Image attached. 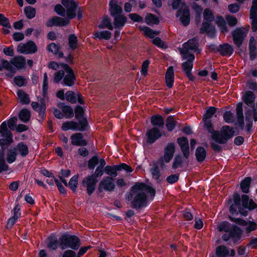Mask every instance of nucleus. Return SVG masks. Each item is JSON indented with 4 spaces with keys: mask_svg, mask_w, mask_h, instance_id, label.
<instances>
[{
    "mask_svg": "<svg viewBox=\"0 0 257 257\" xmlns=\"http://www.w3.org/2000/svg\"><path fill=\"white\" fill-rule=\"evenodd\" d=\"M59 245L57 238L54 235H51L48 238L47 247L52 250H55Z\"/></svg>",
    "mask_w": 257,
    "mask_h": 257,
    "instance_id": "obj_40",
    "label": "nucleus"
},
{
    "mask_svg": "<svg viewBox=\"0 0 257 257\" xmlns=\"http://www.w3.org/2000/svg\"><path fill=\"white\" fill-rule=\"evenodd\" d=\"M255 95L252 91H246L242 96V99L247 106L254 108L255 106Z\"/></svg>",
    "mask_w": 257,
    "mask_h": 257,
    "instance_id": "obj_21",
    "label": "nucleus"
},
{
    "mask_svg": "<svg viewBox=\"0 0 257 257\" xmlns=\"http://www.w3.org/2000/svg\"><path fill=\"white\" fill-rule=\"evenodd\" d=\"M71 144L74 146H85L87 145V141L83 139V135L77 133L71 136Z\"/></svg>",
    "mask_w": 257,
    "mask_h": 257,
    "instance_id": "obj_26",
    "label": "nucleus"
},
{
    "mask_svg": "<svg viewBox=\"0 0 257 257\" xmlns=\"http://www.w3.org/2000/svg\"><path fill=\"white\" fill-rule=\"evenodd\" d=\"M181 54L182 59L186 60V61L183 62L181 64L182 71L184 73L191 72L195 58V55L187 50H181Z\"/></svg>",
    "mask_w": 257,
    "mask_h": 257,
    "instance_id": "obj_8",
    "label": "nucleus"
},
{
    "mask_svg": "<svg viewBox=\"0 0 257 257\" xmlns=\"http://www.w3.org/2000/svg\"><path fill=\"white\" fill-rule=\"evenodd\" d=\"M14 81L15 83L19 87L25 86L27 83V80L24 77L21 76H16Z\"/></svg>",
    "mask_w": 257,
    "mask_h": 257,
    "instance_id": "obj_52",
    "label": "nucleus"
},
{
    "mask_svg": "<svg viewBox=\"0 0 257 257\" xmlns=\"http://www.w3.org/2000/svg\"><path fill=\"white\" fill-rule=\"evenodd\" d=\"M233 41L237 48H240L244 40L243 31L241 28H238L232 32Z\"/></svg>",
    "mask_w": 257,
    "mask_h": 257,
    "instance_id": "obj_18",
    "label": "nucleus"
},
{
    "mask_svg": "<svg viewBox=\"0 0 257 257\" xmlns=\"http://www.w3.org/2000/svg\"><path fill=\"white\" fill-rule=\"evenodd\" d=\"M98 28L100 29L108 28L109 30L112 29L111 26L110 20L107 17H105L102 21L101 23L98 25Z\"/></svg>",
    "mask_w": 257,
    "mask_h": 257,
    "instance_id": "obj_56",
    "label": "nucleus"
},
{
    "mask_svg": "<svg viewBox=\"0 0 257 257\" xmlns=\"http://www.w3.org/2000/svg\"><path fill=\"white\" fill-rule=\"evenodd\" d=\"M30 111H29L28 109H24L22 110L20 112L19 118L21 119V121L24 122H27L29 120L30 118Z\"/></svg>",
    "mask_w": 257,
    "mask_h": 257,
    "instance_id": "obj_46",
    "label": "nucleus"
},
{
    "mask_svg": "<svg viewBox=\"0 0 257 257\" xmlns=\"http://www.w3.org/2000/svg\"><path fill=\"white\" fill-rule=\"evenodd\" d=\"M16 149L13 148L9 149L8 151L7 161L9 164L15 161L17 157Z\"/></svg>",
    "mask_w": 257,
    "mask_h": 257,
    "instance_id": "obj_45",
    "label": "nucleus"
},
{
    "mask_svg": "<svg viewBox=\"0 0 257 257\" xmlns=\"http://www.w3.org/2000/svg\"><path fill=\"white\" fill-rule=\"evenodd\" d=\"M203 21L208 22H212L214 20V16L213 12L209 9H206L204 11L203 14Z\"/></svg>",
    "mask_w": 257,
    "mask_h": 257,
    "instance_id": "obj_44",
    "label": "nucleus"
},
{
    "mask_svg": "<svg viewBox=\"0 0 257 257\" xmlns=\"http://www.w3.org/2000/svg\"><path fill=\"white\" fill-rule=\"evenodd\" d=\"M150 172L152 177L154 179L158 184H161L162 179L161 178V172L159 167L157 164H154L153 167L150 169Z\"/></svg>",
    "mask_w": 257,
    "mask_h": 257,
    "instance_id": "obj_32",
    "label": "nucleus"
},
{
    "mask_svg": "<svg viewBox=\"0 0 257 257\" xmlns=\"http://www.w3.org/2000/svg\"><path fill=\"white\" fill-rule=\"evenodd\" d=\"M47 49L49 51L51 52L55 55H57L58 58H62L63 57V53L59 51L60 48L54 43H51L48 47Z\"/></svg>",
    "mask_w": 257,
    "mask_h": 257,
    "instance_id": "obj_38",
    "label": "nucleus"
},
{
    "mask_svg": "<svg viewBox=\"0 0 257 257\" xmlns=\"http://www.w3.org/2000/svg\"><path fill=\"white\" fill-rule=\"evenodd\" d=\"M212 22L203 21L201 27L200 29V33L201 34H206L209 37H213L216 34V29Z\"/></svg>",
    "mask_w": 257,
    "mask_h": 257,
    "instance_id": "obj_16",
    "label": "nucleus"
},
{
    "mask_svg": "<svg viewBox=\"0 0 257 257\" xmlns=\"http://www.w3.org/2000/svg\"><path fill=\"white\" fill-rule=\"evenodd\" d=\"M75 117L78 120L79 122L80 120L82 119H86L83 117L84 115V110L83 108L80 106H77L75 109Z\"/></svg>",
    "mask_w": 257,
    "mask_h": 257,
    "instance_id": "obj_58",
    "label": "nucleus"
},
{
    "mask_svg": "<svg viewBox=\"0 0 257 257\" xmlns=\"http://www.w3.org/2000/svg\"><path fill=\"white\" fill-rule=\"evenodd\" d=\"M87 124L88 123L86 119L80 120L79 123L73 121H68L63 123L62 129L65 131L69 130L84 131Z\"/></svg>",
    "mask_w": 257,
    "mask_h": 257,
    "instance_id": "obj_10",
    "label": "nucleus"
},
{
    "mask_svg": "<svg viewBox=\"0 0 257 257\" xmlns=\"http://www.w3.org/2000/svg\"><path fill=\"white\" fill-rule=\"evenodd\" d=\"M0 133L5 138L0 140V145L3 150L6 149L13 142V135L7 128L6 121H4L0 126Z\"/></svg>",
    "mask_w": 257,
    "mask_h": 257,
    "instance_id": "obj_7",
    "label": "nucleus"
},
{
    "mask_svg": "<svg viewBox=\"0 0 257 257\" xmlns=\"http://www.w3.org/2000/svg\"><path fill=\"white\" fill-rule=\"evenodd\" d=\"M247 226L245 228L246 233L248 234L251 231H254L257 229V223L253 221H248Z\"/></svg>",
    "mask_w": 257,
    "mask_h": 257,
    "instance_id": "obj_60",
    "label": "nucleus"
},
{
    "mask_svg": "<svg viewBox=\"0 0 257 257\" xmlns=\"http://www.w3.org/2000/svg\"><path fill=\"white\" fill-rule=\"evenodd\" d=\"M223 118L224 121L227 123H230L233 121V113L230 110L226 111L223 115Z\"/></svg>",
    "mask_w": 257,
    "mask_h": 257,
    "instance_id": "obj_61",
    "label": "nucleus"
},
{
    "mask_svg": "<svg viewBox=\"0 0 257 257\" xmlns=\"http://www.w3.org/2000/svg\"><path fill=\"white\" fill-rule=\"evenodd\" d=\"M216 23L221 33L225 34L228 32V29L226 25V22L222 16H219L218 17Z\"/></svg>",
    "mask_w": 257,
    "mask_h": 257,
    "instance_id": "obj_39",
    "label": "nucleus"
},
{
    "mask_svg": "<svg viewBox=\"0 0 257 257\" xmlns=\"http://www.w3.org/2000/svg\"><path fill=\"white\" fill-rule=\"evenodd\" d=\"M217 108L214 106H209L203 115L202 120H211V118L215 115Z\"/></svg>",
    "mask_w": 257,
    "mask_h": 257,
    "instance_id": "obj_37",
    "label": "nucleus"
},
{
    "mask_svg": "<svg viewBox=\"0 0 257 257\" xmlns=\"http://www.w3.org/2000/svg\"><path fill=\"white\" fill-rule=\"evenodd\" d=\"M228 204L230 205L229 213L233 216L241 215L246 217L248 212L254 210L257 208V204L252 199H250L248 195L243 194L240 197L237 192H235L232 195V198L228 200Z\"/></svg>",
    "mask_w": 257,
    "mask_h": 257,
    "instance_id": "obj_2",
    "label": "nucleus"
},
{
    "mask_svg": "<svg viewBox=\"0 0 257 257\" xmlns=\"http://www.w3.org/2000/svg\"><path fill=\"white\" fill-rule=\"evenodd\" d=\"M234 52L233 47L229 44L225 43L218 46V53L222 56H231Z\"/></svg>",
    "mask_w": 257,
    "mask_h": 257,
    "instance_id": "obj_19",
    "label": "nucleus"
},
{
    "mask_svg": "<svg viewBox=\"0 0 257 257\" xmlns=\"http://www.w3.org/2000/svg\"><path fill=\"white\" fill-rule=\"evenodd\" d=\"M231 224L227 221H224L221 222L218 225V229L219 231H224V232H229L230 229H231Z\"/></svg>",
    "mask_w": 257,
    "mask_h": 257,
    "instance_id": "obj_48",
    "label": "nucleus"
},
{
    "mask_svg": "<svg viewBox=\"0 0 257 257\" xmlns=\"http://www.w3.org/2000/svg\"><path fill=\"white\" fill-rule=\"evenodd\" d=\"M183 46L184 49L183 50H187V51L192 50L197 53H200L201 52V50L198 48V40L196 38H193L188 40L187 42L183 44Z\"/></svg>",
    "mask_w": 257,
    "mask_h": 257,
    "instance_id": "obj_17",
    "label": "nucleus"
},
{
    "mask_svg": "<svg viewBox=\"0 0 257 257\" xmlns=\"http://www.w3.org/2000/svg\"><path fill=\"white\" fill-rule=\"evenodd\" d=\"M62 69L54 74L53 81L58 83L61 80L62 84L64 86H73L76 80V77L72 69L67 64H61Z\"/></svg>",
    "mask_w": 257,
    "mask_h": 257,
    "instance_id": "obj_3",
    "label": "nucleus"
},
{
    "mask_svg": "<svg viewBox=\"0 0 257 257\" xmlns=\"http://www.w3.org/2000/svg\"><path fill=\"white\" fill-rule=\"evenodd\" d=\"M145 191H139L131 202L132 208L138 210L146 208L148 205V196Z\"/></svg>",
    "mask_w": 257,
    "mask_h": 257,
    "instance_id": "obj_6",
    "label": "nucleus"
},
{
    "mask_svg": "<svg viewBox=\"0 0 257 257\" xmlns=\"http://www.w3.org/2000/svg\"><path fill=\"white\" fill-rule=\"evenodd\" d=\"M150 61L149 59L145 60L142 65L141 73L142 75L146 76L148 74V70Z\"/></svg>",
    "mask_w": 257,
    "mask_h": 257,
    "instance_id": "obj_63",
    "label": "nucleus"
},
{
    "mask_svg": "<svg viewBox=\"0 0 257 257\" xmlns=\"http://www.w3.org/2000/svg\"><path fill=\"white\" fill-rule=\"evenodd\" d=\"M177 142L183 153V157L188 159L190 156L189 144L188 139L185 137L177 138Z\"/></svg>",
    "mask_w": 257,
    "mask_h": 257,
    "instance_id": "obj_14",
    "label": "nucleus"
},
{
    "mask_svg": "<svg viewBox=\"0 0 257 257\" xmlns=\"http://www.w3.org/2000/svg\"><path fill=\"white\" fill-rule=\"evenodd\" d=\"M229 219L233 222H234L238 225H242V226H246L248 224V221H246V220L240 218H235L234 217H232L231 216H229Z\"/></svg>",
    "mask_w": 257,
    "mask_h": 257,
    "instance_id": "obj_59",
    "label": "nucleus"
},
{
    "mask_svg": "<svg viewBox=\"0 0 257 257\" xmlns=\"http://www.w3.org/2000/svg\"><path fill=\"white\" fill-rule=\"evenodd\" d=\"M78 40L76 35L71 34L68 38V43L70 47L74 50L77 46Z\"/></svg>",
    "mask_w": 257,
    "mask_h": 257,
    "instance_id": "obj_51",
    "label": "nucleus"
},
{
    "mask_svg": "<svg viewBox=\"0 0 257 257\" xmlns=\"http://www.w3.org/2000/svg\"><path fill=\"white\" fill-rule=\"evenodd\" d=\"M139 29L140 31L144 32L145 36L151 39L154 38L155 35H158L159 34V31L153 30L147 26H140Z\"/></svg>",
    "mask_w": 257,
    "mask_h": 257,
    "instance_id": "obj_33",
    "label": "nucleus"
},
{
    "mask_svg": "<svg viewBox=\"0 0 257 257\" xmlns=\"http://www.w3.org/2000/svg\"><path fill=\"white\" fill-rule=\"evenodd\" d=\"M62 112L65 118H69L73 116V109L68 106H65L62 108Z\"/></svg>",
    "mask_w": 257,
    "mask_h": 257,
    "instance_id": "obj_54",
    "label": "nucleus"
},
{
    "mask_svg": "<svg viewBox=\"0 0 257 257\" xmlns=\"http://www.w3.org/2000/svg\"><path fill=\"white\" fill-rule=\"evenodd\" d=\"M69 24V20L67 18L63 19L59 17H53L47 22V26L52 27L53 26H65Z\"/></svg>",
    "mask_w": 257,
    "mask_h": 257,
    "instance_id": "obj_22",
    "label": "nucleus"
},
{
    "mask_svg": "<svg viewBox=\"0 0 257 257\" xmlns=\"http://www.w3.org/2000/svg\"><path fill=\"white\" fill-rule=\"evenodd\" d=\"M12 64L17 69L23 68L26 64V61L22 56H17L11 61Z\"/></svg>",
    "mask_w": 257,
    "mask_h": 257,
    "instance_id": "obj_36",
    "label": "nucleus"
},
{
    "mask_svg": "<svg viewBox=\"0 0 257 257\" xmlns=\"http://www.w3.org/2000/svg\"><path fill=\"white\" fill-rule=\"evenodd\" d=\"M183 163V157L181 155H177L174 159L172 168L173 169L176 170L179 167H181Z\"/></svg>",
    "mask_w": 257,
    "mask_h": 257,
    "instance_id": "obj_42",
    "label": "nucleus"
},
{
    "mask_svg": "<svg viewBox=\"0 0 257 257\" xmlns=\"http://www.w3.org/2000/svg\"><path fill=\"white\" fill-rule=\"evenodd\" d=\"M250 19H251V29L252 32L257 31V15H250Z\"/></svg>",
    "mask_w": 257,
    "mask_h": 257,
    "instance_id": "obj_64",
    "label": "nucleus"
},
{
    "mask_svg": "<svg viewBox=\"0 0 257 257\" xmlns=\"http://www.w3.org/2000/svg\"><path fill=\"white\" fill-rule=\"evenodd\" d=\"M11 62H9L8 60H3L2 63V66H0V71L3 68L7 69L11 72H15V68Z\"/></svg>",
    "mask_w": 257,
    "mask_h": 257,
    "instance_id": "obj_50",
    "label": "nucleus"
},
{
    "mask_svg": "<svg viewBox=\"0 0 257 257\" xmlns=\"http://www.w3.org/2000/svg\"><path fill=\"white\" fill-rule=\"evenodd\" d=\"M18 96L20 100V101L24 104H28L30 102V99L27 94L22 90H19L18 91Z\"/></svg>",
    "mask_w": 257,
    "mask_h": 257,
    "instance_id": "obj_47",
    "label": "nucleus"
},
{
    "mask_svg": "<svg viewBox=\"0 0 257 257\" xmlns=\"http://www.w3.org/2000/svg\"><path fill=\"white\" fill-rule=\"evenodd\" d=\"M24 11L26 17L29 19H31L35 16L36 10L33 7H27L25 8Z\"/></svg>",
    "mask_w": 257,
    "mask_h": 257,
    "instance_id": "obj_57",
    "label": "nucleus"
},
{
    "mask_svg": "<svg viewBox=\"0 0 257 257\" xmlns=\"http://www.w3.org/2000/svg\"><path fill=\"white\" fill-rule=\"evenodd\" d=\"M97 182V180L93 175L87 176L83 179L82 185L86 188L89 195L95 190Z\"/></svg>",
    "mask_w": 257,
    "mask_h": 257,
    "instance_id": "obj_13",
    "label": "nucleus"
},
{
    "mask_svg": "<svg viewBox=\"0 0 257 257\" xmlns=\"http://www.w3.org/2000/svg\"><path fill=\"white\" fill-rule=\"evenodd\" d=\"M16 149V152L18 151L19 153L22 156H26L29 153V150L28 146L25 145L24 143H19L16 147L14 148Z\"/></svg>",
    "mask_w": 257,
    "mask_h": 257,
    "instance_id": "obj_43",
    "label": "nucleus"
},
{
    "mask_svg": "<svg viewBox=\"0 0 257 257\" xmlns=\"http://www.w3.org/2000/svg\"><path fill=\"white\" fill-rule=\"evenodd\" d=\"M145 22L149 26L158 25L160 23V20L158 17L152 13H148L145 18Z\"/></svg>",
    "mask_w": 257,
    "mask_h": 257,
    "instance_id": "obj_34",
    "label": "nucleus"
},
{
    "mask_svg": "<svg viewBox=\"0 0 257 257\" xmlns=\"http://www.w3.org/2000/svg\"><path fill=\"white\" fill-rule=\"evenodd\" d=\"M163 135H165V132H163L157 127H152L148 129L145 134V141L147 144L152 145Z\"/></svg>",
    "mask_w": 257,
    "mask_h": 257,
    "instance_id": "obj_9",
    "label": "nucleus"
},
{
    "mask_svg": "<svg viewBox=\"0 0 257 257\" xmlns=\"http://www.w3.org/2000/svg\"><path fill=\"white\" fill-rule=\"evenodd\" d=\"M20 216V206L17 204L13 209V216L8 220L7 228H11Z\"/></svg>",
    "mask_w": 257,
    "mask_h": 257,
    "instance_id": "obj_24",
    "label": "nucleus"
},
{
    "mask_svg": "<svg viewBox=\"0 0 257 257\" xmlns=\"http://www.w3.org/2000/svg\"><path fill=\"white\" fill-rule=\"evenodd\" d=\"M176 150V146L174 143H168L164 148V157L165 161H171L173 159Z\"/></svg>",
    "mask_w": 257,
    "mask_h": 257,
    "instance_id": "obj_20",
    "label": "nucleus"
},
{
    "mask_svg": "<svg viewBox=\"0 0 257 257\" xmlns=\"http://www.w3.org/2000/svg\"><path fill=\"white\" fill-rule=\"evenodd\" d=\"M122 171H125L127 173H131L133 170L131 166L124 163L118 165H113V178L116 177L118 174Z\"/></svg>",
    "mask_w": 257,
    "mask_h": 257,
    "instance_id": "obj_25",
    "label": "nucleus"
},
{
    "mask_svg": "<svg viewBox=\"0 0 257 257\" xmlns=\"http://www.w3.org/2000/svg\"><path fill=\"white\" fill-rule=\"evenodd\" d=\"M37 50V47L33 41H29L27 43H20L17 47V51L20 53L33 54Z\"/></svg>",
    "mask_w": 257,
    "mask_h": 257,
    "instance_id": "obj_12",
    "label": "nucleus"
},
{
    "mask_svg": "<svg viewBox=\"0 0 257 257\" xmlns=\"http://www.w3.org/2000/svg\"><path fill=\"white\" fill-rule=\"evenodd\" d=\"M150 122L153 127H157L160 130H161L165 125L164 117L159 114L152 115L150 117Z\"/></svg>",
    "mask_w": 257,
    "mask_h": 257,
    "instance_id": "obj_23",
    "label": "nucleus"
},
{
    "mask_svg": "<svg viewBox=\"0 0 257 257\" xmlns=\"http://www.w3.org/2000/svg\"><path fill=\"white\" fill-rule=\"evenodd\" d=\"M62 4L66 8V14L69 20L74 18L76 16L78 4L74 0H62Z\"/></svg>",
    "mask_w": 257,
    "mask_h": 257,
    "instance_id": "obj_11",
    "label": "nucleus"
},
{
    "mask_svg": "<svg viewBox=\"0 0 257 257\" xmlns=\"http://www.w3.org/2000/svg\"><path fill=\"white\" fill-rule=\"evenodd\" d=\"M252 178L250 177H246L240 183V188L243 193L247 194L249 192Z\"/></svg>",
    "mask_w": 257,
    "mask_h": 257,
    "instance_id": "obj_30",
    "label": "nucleus"
},
{
    "mask_svg": "<svg viewBox=\"0 0 257 257\" xmlns=\"http://www.w3.org/2000/svg\"><path fill=\"white\" fill-rule=\"evenodd\" d=\"M216 257L229 256V248L223 245H218L215 249Z\"/></svg>",
    "mask_w": 257,
    "mask_h": 257,
    "instance_id": "obj_35",
    "label": "nucleus"
},
{
    "mask_svg": "<svg viewBox=\"0 0 257 257\" xmlns=\"http://www.w3.org/2000/svg\"><path fill=\"white\" fill-rule=\"evenodd\" d=\"M176 17H180V21L184 26L189 25L190 22V14L188 8L186 7L184 9H179L176 14Z\"/></svg>",
    "mask_w": 257,
    "mask_h": 257,
    "instance_id": "obj_15",
    "label": "nucleus"
},
{
    "mask_svg": "<svg viewBox=\"0 0 257 257\" xmlns=\"http://www.w3.org/2000/svg\"><path fill=\"white\" fill-rule=\"evenodd\" d=\"M179 177V174L170 175L166 178V181L170 184H173L178 181Z\"/></svg>",
    "mask_w": 257,
    "mask_h": 257,
    "instance_id": "obj_62",
    "label": "nucleus"
},
{
    "mask_svg": "<svg viewBox=\"0 0 257 257\" xmlns=\"http://www.w3.org/2000/svg\"><path fill=\"white\" fill-rule=\"evenodd\" d=\"M177 123V121L175 119L174 115L168 116L165 121V125L167 131L169 132H172L175 128Z\"/></svg>",
    "mask_w": 257,
    "mask_h": 257,
    "instance_id": "obj_31",
    "label": "nucleus"
},
{
    "mask_svg": "<svg viewBox=\"0 0 257 257\" xmlns=\"http://www.w3.org/2000/svg\"><path fill=\"white\" fill-rule=\"evenodd\" d=\"M207 153L205 149L202 146L197 147L195 152L196 159L198 163H202L205 160Z\"/></svg>",
    "mask_w": 257,
    "mask_h": 257,
    "instance_id": "obj_28",
    "label": "nucleus"
},
{
    "mask_svg": "<svg viewBox=\"0 0 257 257\" xmlns=\"http://www.w3.org/2000/svg\"><path fill=\"white\" fill-rule=\"evenodd\" d=\"M66 99L71 103H75L77 101L76 94L72 91H68L65 94Z\"/></svg>",
    "mask_w": 257,
    "mask_h": 257,
    "instance_id": "obj_53",
    "label": "nucleus"
},
{
    "mask_svg": "<svg viewBox=\"0 0 257 257\" xmlns=\"http://www.w3.org/2000/svg\"><path fill=\"white\" fill-rule=\"evenodd\" d=\"M99 189L100 191L103 189L111 191L112 189V179L111 177H106L100 183Z\"/></svg>",
    "mask_w": 257,
    "mask_h": 257,
    "instance_id": "obj_29",
    "label": "nucleus"
},
{
    "mask_svg": "<svg viewBox=\"0 0 257 257\" xmlns=\"http://www.w3.org/2000/svg\"><path fill=\"white\" fill-rule=\"evenodd\" d=\"M59 246L62 249L71 248L77 249L80 245L79 239L75 235H62L59 239Z\"/></svg>",
    "mask_w": 257,
    "mask_h": 257,
    "instance_id": "obj_5",
    "label": "nucleus"
},
{
    "mask_svg": "<svg viewBox=\"0 0 257 257\" xmlns=\"http://www.w3.org/2000/svg\"><path fill=\"white\" fill-rule=\"evenodd\" d=\"M139 191H145L150 195L152 200L154 199L156 193L155 189L152 186L145 183H137L131 188L130 192L126 193V199L128 201H132L135 195Z\"/></svg>",
    "mask_w": 257,
    "mask_h": 257,
    "instance_id": "obj_4",
    "label": "nucleus"
},
{
    "mask_svg": "<svg viewBox=\"0 0 257 257\" xmlns=\"http://www.w3.org/2000/svg\"><path fill=\"white\" fill-rule=\"evenodd\" d=\"M127 19L124 15L113 17V28L122 29L127 22Z\"/></svg>",
    "mask_w": 257,
    "mask_h": 257,
    "instance_id": "obj_27",
    "label": "nucleus"
},
{
    "mask_svg": "<svg viewBox=\"0 0 257 257\" xmlns=\"http://www.w3.org/2000/svg\"><path fill=\"white\" fill-rule=\"evenodd\" d=\"M95 39L108 40L111 37V33L108 31H98L94 33Z\"/></svg>",
    "mask_w": 257,
    "mask_h": 257,
    "instance_id": "obj_41",
    "label": "nucleus"
},
{
    "mask_svg": "<svg viewBox=\"0 0 257 257\" xmlns=\"http://www.w3.org/2000/svg\"><path fill=\"white\" fill-rule=\"evenodd\" d=\"M204 123V127L208 132L211 134V139L217 144L211 143L210 145L212 149L216 153H219L222 151V147L220 145L225 144L231 139L235 134V131L233 127L229 125H224L220 130V131L214 130L212 120H202Z\"/></svg>",
    "mask_w": 257,
    "mask_h": 257,
    "instance_id": "obj_1",
    "label": "nucleus"
},
{
    "mask_svg": "<svg viewBox=\"0 0 257 257\" xmlns=\"http://www.w3.org/2000/svg\"><path fill=\"white\" fill-rule=\"evenodd\" d=\"M231 238L238 235H242V231L238 226L233 225L229 231Z\"/></svg>",
    "mask_w": 257,
    "mask_h": 257,
    "instance_id": "obj_49",
    "label": "nucleus"
},
{
    "mask_svg": "<svg viewBox=\"0 0 257 257\" xmlns=\"http://www.w3.org/2000/svg\"><path fill=\"white\" fill-rule=\"evenodd\" d=\"M78 175H74L70 179L68 185L75 192L78 185Z\"/></svg>",
    "mask_w": 257,
    "mask_h": 257,
    "instance_id": "obj_55",
    "label": "nucleus"
}]
</instances>
